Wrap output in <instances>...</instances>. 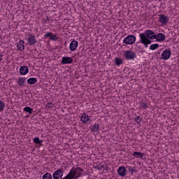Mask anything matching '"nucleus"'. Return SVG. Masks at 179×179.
<instances>
[{
    "instance_id": "nucleus-1",
    "label": "nucleus",
    "mask_w": 179,
    "mask_h": 179,
    "mask_svg": "<svg viewBox=\"0 0 179 179\" xmlns=\"http://www.w3.org/2000/svg\"><path fill=\"white\" fill-rule=\"evenodd\" d=\"M139 43H141L145 48H148V45L152 44V41L151 40L156 38V34L152 30H146L144 33L139 34Z\"/></svg>"
},
{
    "instance_id": "nucleus-2",
    "label": "nucleus",
    "mask_w": 179,
    "mask_h": 179,
    "mask_svg": "<svg viewBox=\"0 0 179 179\" xmlns=\"http://www.w3.org/2000/svg\"><path fill=\"white\" fill-rule=\"evenodd\" d=\"M85 170L80 167H73L69 173L66 175V179H77L82 176V173H83Z\"/></svg>"
},
{
    "instance_id": "nucleus-3",
    "label": "nucleus",
    "mask_w": 179,
    "mask_h": 179,
    "mask_svg": "<svg viewBox=\"0 0 179 179\" xmlns=\"http://www.w3.org/2000/svg\"><path fill=\"white\" fill-rule=\"evenodd\" d=\"M124 55L127 61H132V59L136 58V52L131 50L124 51Z\"/></svg>"
},
{
    "instance_id": "nucleus-4",
    "label": "nucleus",
    "mask_w": 179,
    "mask_h": 179,
    "mask_svg": "<svg viewBox=\"0 0 179 179\" xmlns=\"http://www.w3.org/2000/svg\"><path fill=\"white\" fill-rule=\"evenodd\" d=\"M64 169H59L55 171L52 174L53 179H66V176L64 178Z\"/></svg>"
},
{
    "instance_id": "nucleus-5",
    "label": "nucleus",
    "mask_w": 179,
    "mask_h": 179,
    "mask_svg": "<svg viewBox=\"0 0 179 179\" xmlns=\"http://www.w3.org/2000/svg\"><path fill=\"white\" fill-rule=\"evenodd\" d=\"M136 41V37L134 35H128L124 40L123 43L124 44H135V42Z\"/></svg>"
},
{
    "instance_id": "nucleus-6",
    "label": "nucleus",
    "mask_w": 179,
    "mask_h": 179,
    "mask_svg": "<svg viewBox=\"0 0 179 179\" xmlns=\"http://www.w3.org/2000/svg\"><path fill=\"white\" fill-rule=\"evenodd\" d=\"M161 57L162 59H164V61H167V59H170V57H171V50L166 49L162 52Z\"/></svg>"
},
{
    "instance_id": "nucleus-7",
    "label": "nucleus",
    "mask_w": 179,
    "mask_h": 179,
    "mask_svg": "<svg viewBox=\"0 0 179 179\" xmlns=\"http://www.w3.org/2000/svg\"><path fill=\"white\" fill-rule=\"evenodd\" d=\"M117 173L118 176H120V177H125V176H127V174H128L125 166H119L117 170Z\"/></svg>"
},
{
    "instance_id": "nucleus-8",
    "label": "nucleus",
    "mask_w": 179,
    "mask_h": 179,
    "mask_svg": "<svg viewBox=\"0 0 179 179\" xmlns=\"http://www.w3.org/2000/svg\"><path fill=\"white\" fill-rule=\"evenodd\" d=\"M28 45H34L37 44V39L36 38V36L33 34H29L27 38Z\"/></svg>"
},
{
    "instance_id": "nucleus-9",
    "label": "nucleus",
    "mask_w": 179,
    "mask_h": 179,
    "mask_svg": "<svg viewBox=\"0 0 179 179\" xmlns=\"http://www.w3.org/2000/svg\"><path fill=\"white\" fill-rule=\"evenodd\" d=\"M169 17L166 16L163 14L159 15V23H162L164 26H166L169 23Z\"/></svg>"
},
{
    "instance_id": "nucleus-10",
    "label": "nucleus",
    "mask_w": 179,
    "mask_h": 179,
    "mask_svg": "<svg viewBox=\"0 0 179 179\" xmlns=\"http://www.w3.org/2000/svg\"><path fill=\"white\" fill-rule=\"evenodd\" d=\"M72 62H73V59H72V57H63L62 58L61 64L62 65H66L68 64H72Z\"/></svg>"
},
{
    "instance_id": "nucleus-11",
    "label": "nucleus",
    "mask_w": 179,
    "mask_h": 179,
    "mask_svg": "<svg viewBox=\"0 0 179 179\" xmlns=\"http://www.w3.org/2000/svg\"><path fill=\"white\" fill-rule=\"evenodd\" d=\"M78 43L77 41L73 40L70 43L69 50L70 51H76V48H78Z\"/></svg>"
},
{
    "instance_id": "nucleus-12",
    "label": "nucleus",
    "mask_w": 179,
    "mask_h": 179,
    "mask_svg": "<svg viewBox=\"0 0 179 179\" xmlns=\"http://www.w3.org/2000/svg\"><path fill=\"white\" fill-rule=\"evenodd\" d=\"M80 120H81L82 122H83V124H87V122H89V121H90V117L89 116V115H87V113H84L81 115Z\"/></svg>"
},
{
    "instance_id": "nucleus-13",
    "label": "nucleus",
    "mask_w": 179,
    "mask_h": 179,
    "mask_svg": "<svg viewBox=\"0 0 179 179\" xmlns=\"http://www.w3.org/2000/svg\"><path fill=\"white\" fill-rule=\"evenodd\" d=\"M155 40H157V41H159V42L164 41V40H166V35L162 33L155 34Z\"/></svg>"
},
{
    "instance_id": "nucleus-14",
    "label": "nucleus",
    "mask_w": 179,
    "mask_h": 179,
    "mask_svg": "<svg viewBox=\"0 0 179 179\" xmlns=\"http://www.w3.org/2000/svg\"><path fill=\"white\" fill-rule=\"evenodd\" d=\"M20 75H27L29 73V67L27 66H22L20 68Z\"/></svg>"
},
{
    "instance_id": "nucleus-15",
    "label": "nucleus",
    "mask_w": 179,
    "mask_h": 179,
    "mask_svg": "<svg viewBox=\"0 0 179 179\" xmlns=\"http://www.w3.org/2000/svg\"><path fill=\"white\" fill-rule=\"evenodd\" d=\"M17 50L20 51H23L24 50V41L20 40L19 43L17 45Z\"/></svg>"
},
{
    "instance_id": "nucleus-16",
    "label": "nucleus",
    "mask_w": 179,
    "mask_h": 179,
    "mask_svg": "<svg viewBox=\"0 0 179 179\" xmlns=\"http://www.w3.org/2000/svg\"><path fill=\"white\" fill-rule=\"evenodd\" d=\"M132 156H134V157H137V159H143V153L141 152H134Z\"/></svg>"
},
{
    "instance_id": "nucleus-17",
    "label": "nucleus",
    "mask_w": 179,
    "mask_h": 179,
    "mask_svg": "<svg viewBox=\"0 0 179 179\" xmlns=\"http://www.w3.org/2000/svg\"><path fill=\"white\" fill-rule=\"evenodd\" d=\"M17 85H19L20 87L24 86V83H26V78H20L18 79V81L17 82Z\"/></svg>"
},
{
    "instance_id": "nucleus-18",
    "label": "nucleus",
    "mask_w": 179,
    "mask_h": 179,
    "mask_svg": "<svg viewBox=\"0 0 179 179\" xmlns=\"http://www.w3.org/2000/svg\"><path fill=\"white\" fill-rule=\"evenodd\" d=\"M92 132H99L100 131V126H99V124L95 123L92 127L91 128Z\"/></svg>"
},
{
    "instance_id": "nucleus-19",
    "label": "nucleus",
    "mask_w": 179,
    "mask_h": 179,
    "mask_svg": "<svg viewBox=\"0 0 179 179\" xmlns=\"http://www.w3.org/2000/svg\"><path fill=\"white\" fill-rule=\"evenodd\" d=\"M27 82L29 85H36V83L37 82V78H30L27 80Z\"/></svg>"
},
{
    "instance_id": "nucleus-20",
    "label": "nucleus",
    "mask_w": 179,
    "mask_h": 179,
    "mask_svg": "<svg viewBox=\"0 0 179 179\" xmlns=\"http://www.w3.org/2000/svg\"><path fill=\"white\" fill-rule=\"evenodd\" d=\"M115 64L117 66H120L122 64V59L121 58L116 57L115 59Z\"/></svg>"
},
{
    "instance_id": "nucleus-21",
    "label": "nucleus",
    "mask_w": 179,
    "mask_h": 179,
    "mask_svg": "<svg viewBox=\"0 0 179 179\" xmlns=\"http://www.w3.org/2000/svg\"><path fill=\"white\" fill-rule=\"evenodd\" d=\"M23 110L25 111V113H28L29 114H33V108L29 106L24 107Z\"/></svg>"
},
{
    "instance_id": "nucleus-22",
    "label": "nucleus",
    "mask_w": 179,
    "mask_h": 179,
    "mask_svg": "<svg viewBox=\"0 0 179 179\" xmlns=\"http://www.w3.org/2000/svg\"><path fill=\"white\" fill-rule=\"evenodd\" d=\"M142 120H143V118L139 115L134 117V121L136 122V124H141V122H142Z\"/></svg>"
},
{
    "instance_id": "nucleus-23",
    "label": "nucleus",
    "mask_w": 179,
    "mask_h": 179,
    "mask_svg": "<svg viewBox=\"0 0 179 179\" xmlns=\"http://www.w3.org/2000/svg\"><path fill=\"white\" fill-rule=\"evenodd\" d=\"M42 179H52V175L50 173H46L43 176Z\"/></svg>"
},
{
    "instance_id": "nucleus-24",
    "label": "nucleus",
    "mask_w": 179,
    "mask_h": 179,
    "mask_svg": "<svg viewBox=\"0 0 179 179\" xmlns=\"http://www.w3.org/2000/svg\"><path fill=\"white\" fill-rule=\"evenodd\" d=\"M34 143H36L37 145H40L41 143H43V140H40V138L38 137H35L33 139Z\"/></svg>"
},
{
    "instance_id": "nucleus-25",
    "label": "nucleus",
    "mask_w": 179,
    "mask_h": 179,
    "mask_svg": "<svg viewBox=\"0 0 179 179\" xmlns=\"http://www.w3.org/2000/svg\"><path fill=\"white\" fill-rule=\"evenodd\" d=\"M158 48H159V44L155 43L150 46V50L154 51V50H157Z\"/></svg>"
},
{
    "instance_id": "nucleus-26",
    "label": "nucleus",
    "mask_w": 179,
    "mask_h": 179,
    "mask_svg": "<svg viewBox=\"0 0 179 179\" xmlns=\"http://www.w3.org/2000/svg\"><path fill=\"white\" fill-rule=\"evenodd\" d=\"M5 108V102L0 100V111H3Z\"/></svg>"
},
{
    "instance_id": "nucleus-27",
    "label": "nucleus",
    "mask_w": 179,
    "mask_h": 179,
    "mask_svg": "<svg viewBox=\"0 0 179 179\" xmlns=\"http://www.w3.org/2000/svg\"><path fill=\"white\" fill-rule=\"evenodd\" d=\"M141 107H142V108H143L144 110H146L148 106L145 102H142L141 103Z\"/></svg>"
},
{
    "instance_id": "nucleus-28",
    "label": "nucleus",
    "mask_w": 179,
    "mask_h": 179,
    "mask_svg": "<svg viewBox=\"0 0 179 179\" xmlns=\"http://www.w3.org/2000/svg\"><path fill=\"white\" fill-rule=\"evenodd\" d=\"M47 37H50L52 38V32H48L45 36L44 38H47Z\"/></svg>"
},
{
    "instance_id": "nucleus-29",
    "label": "nucleus",
    "mask_w": 179,
    "mask_h": 179,
    "mask_svg": "<svg viewBox=\"0 0 179 179\" xmlns=\"http://www.w3.org/2000/svg\"><path fill=\"white\" fill-rule=\"evenodd\" d=\"M128 171H130L131 174L135 173V169H134L132 166H128Z\"/></svg>"
},
{
    "instance_id": "nucleus-30",
    "label": "nucleus",
    "mask_w": 179,
    "mask_h": 179,
    "mask_svg": "<svg viewBox=\"0 0 179 179\" xmlns=\"http://www.w3.org/2000/svg\"><path fill=\"white\" fill-rule=\"evenodd\" d=\"M54 106V103H51V102H48L47 104H46V107L48 108H52Z\"/></svg>"
},
{
    "instance_id": "nucleus-31",
    "label": "nucleus",
    "mask_w": 179,
    "mask_h": 179,
    "mask_svg": "<svg viewBox=\"0 0 179 179\" xmlns=\"http://www.w3.org/2000/svg\"><path fill=\"white\" fill-rule=\"evenodd\" d=\"M51 40H52L53 41H57V40H58V36L57 35H52V38Z\"/></svg>"
},
{
    "instance_id": "nucleus-32",
    "label": "nucleus",
    "mask_w": 179,
    "mask_h": 179,
    "mask_svg": "<svg viewBox=\"0 0 179 179\" xmlns=\"http://www.w3.org/2000/svg\"><path fill=\"white\" fill-rule=\"evenodd\" d=\"M95 169H98V170H101V169H104V165L100 166V165H97Z\"/></svg>"
},
{
    "instance_id": "nucleus-33",
    "label": "nucleus",
    "mask_w": 179,
    "mask_h": 179,
    "mask_svg": "<svg viewBox=\"0 0 179 179\" xmlns=\"http://www.w3.org/2000/svg\"><path fill=\"white\" fill-rule=\"evenodd\" d=\"M2 59H3V55L0 54V62L2 61Z\"/></svg>"
},
{
    "instance_id": "nucleus-34",
    "label": "nucleus",
    "mask_w": 179,
    "mask_h": 179,
    "mask_svg": "<svg viewBox=\"0 0 179 179\" xmlns=\"http://www.w3.org/2000/svg\"><path fill=\"white\" fill-rule=\"evenodd\" d=\"M103 169H105V170H108V166H106Z\"/></svg>"
},
{
    "instance_id": "nucleus-35",
    "label": "nucleus",
    "mask_w": 179,
    "mask_h": 179,
    "mask_svg": "<svg viewBox=\"0 0 179 179\" xmlns=\"http://www.w3.org/2000/svg\"><path fill=\"white\" fill-rule=\"evenodd\" d=\"M47 20H48V17H47Z\"/></svg>"
},
{
    "instance_id": "nucleus-36",
    "label": "nucleus",
    "mask_w": 179,
    "mask_h": 179,
    "mask_svg": "<svg viewBox=\"0 0 179 179\" xmlns=\"http://www.w3.org/2000/svg\"><path fill=\"white\" fill-rule=\"evenodd\" d=\"M47 20H48V17H47Z\"/></svg>"
}]
</instances>
